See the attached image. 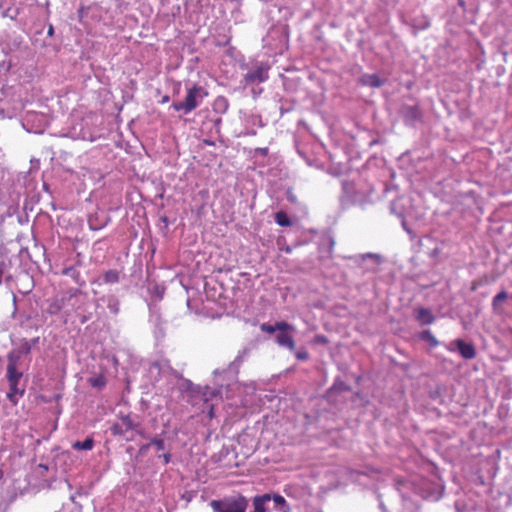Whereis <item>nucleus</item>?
Segmentation results:
<instances>
[{
  "mask_svg": "<svg viewBox=\"0 0 512 512\" xmlns=\"http://www.w3.org/2000/svg\"><path fill=\"white\" fill-rule=\"evenodd\" d=\"M187 93L183 101H177L172 103V108L175 111H182L184 114H189L200 106L203 100L209 95L208 91L198 85L187 88Z\"/></svg>",
  "mask_w": 512,
  "mask_h": 512,
  "instance_id": "nucleus-1",
  "label": "nucleus"
},
{
  "mask_svg": "<svg viewBox=\"0 0 512 512\" xmlns=\"http://www.w3.org/2000/svg\"><path fill=\"white\" fill-rule=\"evenodd\" d=\"M210 506L214 512H246L248 502L244 496L238 495L223 500H212Z\"/></svg>",
  "mask_w": 512,
  "mask_h": 512,
  "instance_id": "nucleus-2",
  "label": "nucleus"
},
{
  "mask_svg": "<svg viewBox=\"0 0 512 512\" xmlns=\"http://www.w3.org/2000/svg\"><path fill=\"white\" fill-rule=\"evenodd\" d=\"M268 69L267 65H260L254 70L248 71L244 80L247 84H256L265 82L268 79Z\"/></svg>",
  "mask_w": 512,
  "mask_h": 512,
  "instance_id": "nucleus-3",
  "label": "nucleus"
},
{
  "mask_svg": "<svg viewBox=\"0 0 512 512\" xmlns=\"http://www.w3.org/2000/svg\"><path fill=\"white\" fill-rule=\"evenodd\" d=\"M358 262L365 269L374 271L382 264L383 257L376 253H365L358 256Z\"/></svg>",
  "mask_w": 512,
  "mask_h": 512,
  "instance_id": "nucleus-4",
  "label": "nucleus"
},
{
  "mask_svg": "<svg viewBox=\"0 0 512 512\" xmlns=\"http://www.w3.org/2000/svg\"><path fill=\"white\" fill-rule=\"evenodd\" d=\"M293 330H294L293 327H292V329L278 330L279 333L276 337L277 344L279 346L286 347L289 350H292V351L295 350L296 345H295V341H294V338L292 335Z\"/></svg>",
  "mask_w": 512,
  "mask_h": 512,
  "instance_id": "nucleus-5",
  "label": "nucleus"
},
{
  "mask_svg": "<svg viewBox=\"0 0 512 512\" xmlns=\"http://www.w3.org/2000/svg\"><path fill=\"white\" fill-rule=\"evenodd\" d=\"M401 115L408 124H413L421 118V111L418 106L406 105L401 108Z\"/></svg>",
  "mask_w": 512,
  "mask_h": 512,
  "instance_id": "nucleus-6",
  "label": "nucleus"
},
{
  "mask_svg": "<svg viewBox=\"0 0 512 512\" xmlns=\"http://www.w3.org/2000/svg\"><path fill=\"white\" fill-rule=\"evenodd\" d=\"M272 499V495L269 493L255 496L253 498V508L252 512H268L269 509L266 507V504L270 502Z\"/></svg>",
  "mask_w": 512,
  "mask_h": 512,
  "instance_id": "nucleus-7",
  "label": "nucleus"
},
{
  "mask_svg": "<svg viewBox=\"0 0 512 512\" xmlns=\"http://www.w3.org/2000/svg\"><path fill=\"white\" fill-rule=\"evenodd\" d=\"M455 344L464 359H473L476 356V351L472 344L466 343L460 339L456 340Z\"/></svg>",
  "mask_w": 512,
  "mask_h": 512,
  "instance_id": "nucleus-8",
  "label": "nucleus"
},
{
  "mask_svg": "<svg viewBox=\"0 0 512 512\" xmlns=\"http://www.w3.org/2000/svg\"><path fill=\"white\" fill-rule=\"evenodd\" d=\"M360 83L365 86L379 88L384 84L377 74H364L360 78Z\"/></svg>",
  "mask_w": 512,
  "mask_h": 512,
  "instance_id": "nucleus-9",
  "label": "nucleus"
},
{
  "mask_svg": "<svg viewBox=\"0 0 512 512\" xmlns=\"http://www.w3.org/2000/svg\"><path fill=\"white\" fill-rule=\"evenodd\" d=\"M282 329H292V325L287 322L280 321L276 322L274 325L268 323H262L260 325V330L265 333L273 334L274 332Z\"/></svg>",
  "mask_w": 512,
  "mask_h": 512,
  "instance_id": "nucleus-10",
  "label": "nucleus"
},
{
  "mask_svg": "<svg viewBox=\"0 0 512 512\" xmlns=\"http://www.w3.org/2000/svg\"><path fill=\"white\" fill-rule=\"evenodd\" d=\"M21 377L22 373L17 371L16 363L14 361H10L7 365V379L9 384L18 385Z\"/></svg>",
  "mask_w": 512,
  "mask_h": 512,
  "instance_id": "nucleus-11",
  "label": "nucleus"
},
{
  "mask_svg": "<svg viewBox=\"0 0 512 512\" xmlns=\"http://www.w3.org/2000/svg\"><path fill=\"white\" fill-rule=\"evenodd\" d=\"M416 319L423 325L432 324L435 320L431 310L427 308H418L416 310Z\"/></svg>",
  "mask_w": 512,
  "mask_h": 512,
  "instance_id": "nucleus-12",
  "label": "nucleus"
},
{
  "mask_svg": "<svg viewBox=\"0 0 512 512\" xmlns=\"http://www.w3.org/2000/svg\"><path fill=\"white\" fill-rule=\"evenodd\" d=\"M273 508L280 512H289L290 508L282 495L274 494L272 495Z\"/></svg>",
  "mask_w": 512,
  "mask_h": 512,
  "instance_id": "nucleus-13",
  "label": "nucleus"
},
{
  "mask_svg": "<svg viewBox=\"0 0 512 512\" xmlns=\"http://www.w3.org/2000/svg\"><path fill=\"white\" fill-rule=\"evenodd\" d=\"M72 447L75 450H92L94 447V440L91 437L86 438L84 441H76Z\"/></svg>",
  "mask_w": 512,
  "mask_h": 512,
  "instance_id": "nucleus-14",
  "label": "nucleus"
},
{
  "mask_svg": "<svg viewBox=\"0 0 512 512\" xmlns=\"http://www.w3.org/2000/svg\"><path fill=\"white\" fill-rule=\"evenodd\" d=\"M275 222L281 227L292 226V221L284 211H278L275 214Z\"/></svg>",
  "mask_w": 512,
  "mask_h": 512,
  "instance_id": "nucleus-15",
  "label": "nucleus"
},
{
  "mask_svg": "<svg viewBox=\"0 0 512 512\" xmlns=\"http://www.w3.org/2000/svg\"><path fill=\"white\" fill-rule=\"evenodd\" d=\"M508 297V294L506 291L502 290L497 295L494 296L492 300V307L494 311L498 312L500 311V304L505 301Z\"/></svg>",
  "mask_w": 512,
  "mask_h": 512,
  "instance_id": "nucleus-16",
  "label": "nucleus"
},
{
  "mask_svg": "<svg viewBox=\"0 0 512 512\" xmlns=\"http://www.w3.org/2000/svg\"><path fill=\"white\" fill-rule=\"evenodd\" d=\"M119 281V272L116 270H108L104 274V282L107 284H114Z\"/></svg>",
  "mask_w": 512,
  "mask_h": 512,
  "instance_id": "nucleus-17",
  "label": "nucleus"
},
{
  "mask_svg": "<svg viewBox=\"0 0 512 512\" xmlns=\"http://www.w3.org/2000/svg\"><path fill=\"white\" fill-rule=\"evenodd\" d=\"M10 386V391L7 393V397L8 399L13 403V404H16L17 403V397L16 395L19 393L20 395L23 394V391L19 392L18 388H17V385H12V384H9Z\"/></svg>",
  "mask_w": 512,
  "mask_h": 512,
  "instance_id": "nucleus-18",
  "label": "nucleus"
},
{
  "mask_svg": "<svg viewBox=\"0 0 512 512\" xmlns=\"http://www.w3.org/2000/svg\"><path fill=\"white\" fill-rule=\"evenodd\" d=\"M286 198L287 200L291 203V204H294V205H299L300 202L296 196V194L294 193V190L292 188H289L287 191H286Z\"/></svg>",
  "mask_w": 512,
  "mask_h": 512,
  "instance_id": "nucleus-19",
  "label": "nucleus"
},
{
  "mask_svg": "<svg viewBox=\"0 0 512 512\" xmlns=\"http://www.w3.org/2000/svg\"><path fill=\"white\" fill-rule=\"evenodd\" d=\"M111 432L113 435H124L127 431L122 424L116 423L111 427Z\"/></svg>",
  "mask_w": 512,
  "mask_h": 512,
  "instance_id": "nucleus-20",
  "label": "nucleus"
},
{
  "mask_svg": "<svg viewBox=\"0 0 512 512\" xmlns=\"http://www.w3.org/2000/svg\"><path fill=\"white\" fill-rule=\"evenodd\" d=\"M150 445H154L157 450H164L165 448L164 440L161 438H153L150 442Z\"/></svg>",
  "mask_w": 512,
  "mask_h": 512,
  "instance_id": "nucleus-21",
  "label": "nucleus"
},
{
  "mask_svg": "<svg viewBox=\"0 0 512 512\" xmlns=\"http://www.w3.org/2000/svg\"><path fill=\"white\" fill-rule=\"evenodd\" d=\"M423 338L427 339L432 346L438 345V341L436 340V338L432 335V333L430 331H425L423 333Z\"/></svg>",
  "mask_w": 512,
  "mask_h": 512,
  "instance_id": "nucleus-22",
  "label": "nucleus"
},
{
  "mask_svg": "<svg viewBox=\"0 0 512 512\" xmlns=\"http://www.w3.org/2000/svg\"><path fill=\"white\" fill-rule=\"evenodd\" d=\"M122 426L125 428V430L128 432L133 429L132 421L129 417H124L122 419Z\"/></svg>",
  "mask_w": 512,
  "mask_h": 512,
  "instance_id": "nucleus-23",
  "label": "nucleus"
},
{
  "mask_svg": "<svg viewBox=\"0 0 512 512\" xmlns=\"http://www.w3.org/2000/svg\"><path fill=\"white\" fill-rule=\"evenodd\" d=\"M90 383L92 384V386H95V387H102L105 385V381H104L103 377L90 379Z\"/></svg>",
  "mask_w": 512,
  "mask_h": 512,
  "instance_id": "nucleus-24",
  "label": "nucleus"
},
{
  "mask_svg": "<svg viewBox=\"0 0 512 512\" xmlns=\"http://www.w3.org/2000/svg\"><path fill=\"white\" fill-rule=\"evenodd\" d=\"M256 152L259 153L260 155L262 156H267L268 155V148L267 147H262V148H257L256 149Z\"/></svg>",
  "mask_w": 512,
  "mask_h": 512,
  "instance_id": "nucleus-25",
  "label": "nucleus"
},
{
  "mask_svg": "<svg viewBox=\"0 0 512 512\" xmlns=\"http://www.w3.org/2000/svg\"><path fill=\"white\" fill-rule=\"evenodd\" d=\"M297 358L300 359V360H305V359L308 358V354H307V352H299L297 354Z\"/></svg>",
  "mask_w": 512,
  "mask_h": 512,
  "instance_id": "nucleus-26",
  "label": "nucleus"
},
{
  "mask_svg": "<svg viewBox=\"0 0 512 512\" xmlns=\"http://www.w3.org/2000/svg\"><path fill=\"white\" fill-rule=\"evenodd\" d=\"M72 271H74V268L70 267V268L65 269L63 271V274L70 275Z\"/></svg>",
  "mask_w": 512,
  "mask_h": 512,
  "instance_id": "nucleus-27",
  "label": "nucleus"
},
{
  "mask_svg": "<svg viewBox=\"0 0 512 512\" xmlns=\"http://www.w3.org/2000/svg\"><path fill=\"white\" fill-rule=\"evenodd\" d=\"M165 463H169L171 455L169 453L163 455Z\"/></svg>",
  "mask_w": 512,
  "mask_h": 512,
  "instance_id": "nucleus-28",
  "label": "nucleus"
},
{
  "mask_svg": "<svg viewBox=\"0 0 512 512\" xmlns=\"http://www.w3.org/2000/svg\"><path fill=\"white\" fill-rule=\"evenodd\" d=\"M328 240H329V243H330V248L333 247L334 245V240L332 239V237H330L329 235L325 236Z\"/></svg>",
  "mask_w": 512,
  "mask_h": 512,
  "instance_id": "nucleus-29",
  "label": "nucleus"
},
{
  "mask_svg": "<svg viewBox=\"0 0 512 512\" xmlns=\"http://www.w3.org/2000/svg\"><path fill=\"white\" fill-rule=\"evenodd\" d=\"M169 101V96L168 95H165L162 100H161V103H166Z\"/></svg>",
  "mask_w": 512,
  "mask_h": 512,
  "instance_id": "nucleus-30",
  "label": "nucleus"
},
{
  "mask_svg": "<svg viewBox=\"0 0 512 512\" xmlns=\"http://www.w3.org/2000/svg\"><path fill=\"white\" fill-rule=\"evenodd\" d=\"M82 12H83V7H81L78 11V14H79V18L81 19L82 18Z\"/></svg>",
  "mask_w": 512,
  "mask_h": 512,
  "instance_id": "nucleus-31",
  "label": "nucleus"
},
{
  "mask_svg": "<svg viewBox=\"0 0 512 512\" xmlns=\"http://www.w3.org/2000/svg\"><path fill=\"white\" fill-rule=\"evenodd\" d=\"M48 34H49V35H52V34H53V27H52V26H50V27H49V29H48Z\"/></svg>",
  "mask_w": 512,
  "mask_h": 512,
  "instance_id": "nucleus-32",
  "label": "nucleus"
},
{
  "mask_svg": "<svg viewBox=\"0 0 512 512\" xmlns=\"http://www.w3.org/2000/svg\"><path fill=\"white\" fill-rule=\"evenodd\" d=\"M510 297H511V299H512V295H511Z\"/></svg>",
  "mask_w": 512,
  "mask_h": 512,
  "instance_id": "nucleus-33",
  "label": "nucleus"
}]
</instances>
